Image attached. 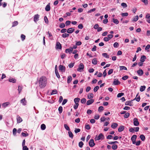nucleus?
Instances as JSON below:
<instances>
[{"label": "nucleus", "instance_id": "obj_53", "mask_svg": "<svg viewBox=\"0 0 150 150\" xmlns=\"http://www.w3.org/2000/svg\"><path fill=\"white\" fill-rule=\"evenodd\" d=\"M119 44L118 42H115L114 45L113 46L115 48H117L118 47Z\"/></svg>", "mask_w": 150, "mask_h": 150}, {"label": "nucleus", "instance_id": "obj_45", "mask_svg": "<svg viewBox=\"0 0 150 150\" xmlns=\"http://www.w3.org/2000/svg\"><path fill=\"white\" fill-rule=\"evenodd\" d=\"M121 5L124 8L127 7V5L126 4L124 3H122L121 4Z\"/></svg>", "mask_w": 150, "mask_h": 150}, {"label": "nucleus", "instance_id": "obj_6", "mask_svg": "<svg viewBox=\"0 0 150 150\" xmlns=\"http://www.w3.org/2000/svg\"><path fill=\"white\" fill-rule=\"evenodd\" d=\"M133 121L134 124L135 126H137L139 125V123L137 118H134Z\"/></svg>", "mask_w": 150, "mask_h": 150}, {"label": "nucleus", "instance_id": "obj_47", "mask_svg": "<svg viewBox=\"0 0 150 150\" xmlns=\"http://www.w3.org/2000/svg\"><path fill=\"white\" fill-rule=\"evenodd\" d=\"M80 130H81L80 129L76 128L74 130V132L76 133H77L80 132Z\"/></svg>", "mask_w": 150, "mask_h": 150}, {"label": "nucleus", "instance_id": "obj_44", "mask_svg": "<svg viewBox=\"0 0 150 150\" xmlns=\"http://www.w3.org/2000/svg\"><path fill=\"white\" fill-rule=\"evenodd\" d=\"M99 87L97 86L95 87L93 89V91L94 92H96L99 89Z\"/></svg>", "mask_w": 150, "mask_h": 150}, {"label": "nucleus", "instance_id": "obj_37", "mask_svg": "<svg viewBox=\"0 0 150 150\" xmlns=\"http://www.w3.org/2000/svg\"><path fill=\"white\" fill-rule=\"evenodd\" d=\"M18 22L17 21H15L14 22H13L12 23V27H14L16 25H17L18 24Z\"/></svg>", "mask_w": 150, "mask_h": 150}, {"label": "nucleus", "instance_id": "obj_64", "mask_svg": "<svg viewBox=\"0 0 150 150\" xmlns=\"http://www.w3.org/2000/svg\"><path fill=\"white\" fill-rule=\"evenodd\" d=\"M67 101V99H64L62 103V105H64Z\"/></svg>", "mask_w": 150, "mask_h": 150}, {"label": "nucleus", "instance_id": "obj_24", "mask_svg": "<svg viewBox=\"0 0 150 150\" xmlns=\"http://www.w3.org/2000/svg\"><path fill=\"white\" fill-rule=\"evenodd\" d=\"M97 61L96 59L94 58L93 59L92 61V63L94 65L96 64H97Z\"/></svg>", "mask_w": 150, "mask_h": 150}, {"label": "nucleus", "instance_id": "obj_59", "mask_svg": "<svg viewBox=\"0 0 150 150\" xmlns=\"http://www.w3.org/2000/svg\"><path fill=\"white\" fill-rule=\"evenodd\" d=\"M25 35L22 34L21 35V38L22 41L24 40L25 39Z\"/></svg>", "mask_w": 150, "mask_h": 150}, {"label": "nucleus", "instance_id": "obj_36", "mask_svg": "<svg viewBox=\"0 0 150 150\" xmlns=\"http://www.w3.org/2000/svg\"><path fill=\"white\" fill-rule=\"evenodd\" d=\"M103 107L102 106H100L99 107L98 110L99 112H101L103 110Z\"/></svg>", "mask_w": 150, "mask_h": 150}, {"label": "nucleus", "instance_id": "obj_41", "mask_svg": "<svg viewBox=\"0 0 150 150\" xmlns=\"http://www.w3.org/2000/svg\"><path fill=\"white\" fill-rule=\"evenodd\" d=\"M86 100L85 98H82L81 100V103L82 104L85 103L86 102Z\"/></svg>", "mask_w": 150, "mask_h": 150}, {"label": "nucleus", "instance_id": "obj_27", "mask_svg": "<svg viewBox=\"0 0 150 150\" xmlns=\"http://www.w3.org/2000/svg\"><path fill=\"white\" fill-rule=\"evenodd\" d=\"M80 100V99L79 98H76L74 99V102L75 103H78Z\"/></svg>", "mask_w": 150, "mask_h": 150}, {"label": "nucleus", "instance_id": "obj_29", "mask_svg": "<svg viewBox=\"0 0 150 150\" xmlns=\"http://www.w3.org/2000/svg\"><path fill=\"white\" fill-rule=\"evenodd\" d=\"M69 34L67 33H64L62 35V37L63 38L68 37L69 36Z\"/></svg>", "mask_w": 150, "mask_h": 150}, {"label": "nucleus", "instance_id": "obj_15", "mask_svg": "<svg viewBox=\"0 0 150 150\" xmlns=\"http://www.w3.org/2000/svg\"><path fill=\"white\" fill-rule=\"evenodd\" d=\"M56 47L57 49H61L62 46L60 43L59 42H57L56 43Z\"/></svg>", "mask_w": 150, "mask_h": 150}, {"label": "nucleus", "instance_id": "obj_43", "mask_svg": "<svg viewBox=\"0 0 150 150\" xmlns=\"http://www.w3.org/2000/svg\"><path fill=\"white\" fill-rule=\"evenodd\" d=\"M55 73L56 74V75L58 78H60V75L59 74V73L58 72V71H57V70H56V71H55Z\"/></svg>", "mask_w": 150, "mask_h": 150}, {"label": "nucleus", "instance_id": "obj_25", "mask_svg": "<svg viewBox=\"0 0 150 150\" xmlns=\"http://www.w3.org/2000/svg\"><path fill=\"white\" fill-rule=\"evenodd\" d=\"M146 88V86H141L140 87V91H141L142 92L144 91L145 89Z\"/></svg>", "mask_w": 150, "mask_h": 150}, {"label": "nucleus", "instance_id": "obj_19", "mask_svg": "<svg viewBox=\"0 0 150 150\" xmlns=\"http://www.w3.org/2000/svg\"><path fill=\"white\" fill-rule=\"evenodd\" d=\"M120 81L117 80L115 79L113 82V83L114 85H117L118 84H120Z\"/></svg>", "mask_w": 150, "mask_h": 150}, {"label": "nucleus", "instance_id": "obj_46", "mask_svg": "<svg viewBox=\"0 0 150 150\" xmlns=\"http://www.w3.org/2000/svg\"><path fill=\"white\" fill-rule=\"evenodd\" d=\"M124 95V93H119L117 94V96L118 98H120L123 96Z\"/></svg>", "mask_w": 150, "mask_h": 150}, {"label": "nucleus", "instance_id": "obj_16", "mask_svg": "<svg viewBox=\"0 0 150 150\" xmlns=\"http://www.w3.org/2000/svg\"><path fill=\"white\" fill-rule=\"evenodd\" d=\"M17 123L21 122L22 121V119L19 116H17Z\"/></svg>", "mask_w": 150, "mask_h": 150}, {"label": "nucleus", "instance_id": "obj_42", "mask_svg": "<svg viewBox=\"0 0 150 150\" xmlns=\"http://www.w3.org/2000/svg\"><path fill=\"white\" fill-rule=\"evenodd\" d=\"M112 149L114 150H116L117 148V145H114L112 146Z\"/></svg>", "mask_w": 150, "mask_h": 150}, {"label": "nucleus", "instance_id": "obj_21", "mask_svg": "<svg viewBox=\"0 0 150 150\" xmlns=\"http://www.w3.org/2000/svg\"><path fill=\"white\" fill-rule=\"evenodd\" d=\"M117 126V124L116 123H113L111 125V127L112 128L115 129L116 128Z\"/></svg>", "mask_w": 150, "mask_h": 150}, {"label": "nucleus", "instance_id": "obj_13", "mask_svg": "<svg viewBox=\"0 0 150 150\" xmlns=\"http://www.w3.org/2000/svg\"><path fill=\"white\" fill-rule=\"evenodd\" d=\"M10 104V103L9 102H6L3 103L2 104V106L4 108H5L8 105Z\"/></svg>", "mask_w": 150, "mask_h": 150}, {"label": "nucleus", "instance_id": "obj_11", "mask_svg": "<svg viewBox=\"0 0 150 150\" xmlns=\"http://www.w3.org/2000/svg\"><path fill=\"white\" fill-rule=\"evenodd\" d=\"M94 100L93 99H91L88 100L86 103V105H89L93 103Z\"/></svg>", "mask_w": 150, "mask_h": 150}, {"label": "nucleus", "instance_id": "obj_17", "mask_svg": "<svg viewBox=\"0 0 150 150\" xmlns=\"http://www.w3.org/2000/svg\"><path fill=\"white\" fill-rule=\"evenodd\" d=\"M146 59V57L144 55H142L141 57L140 61V62H143Z\"/></svg>", "mask_w": 150, "mask_h": 150}, {"label": "nucleus", "instance_id": "obj_61", "mask_svg": "<svg viewBox=\"0 0 150 150\" xmlns=\"http://www.w3.org/2000/svg\"><path fill=\"white\" fill-rule=\"evenodd\" d=\"M23 150H28V148L26 146L24 145L23 146Z\"/></svg>", "mask_w": 150, "mask_h": 150}, {"label": "nucleus", "instance_id": "obj_40", "mask_svg": "<svg viewBox=\"0 0 150 150\" xmlns=\"http://www.w3.org/2000/svg\"><path fill=\"white\" fill-rule=\"evenodd\" d=\"M137 137V136L136 135H134L132 136L131 137V139L132 140H135V139Z\"/></svg>", "mask_w": 150, "mask_h": 150}, {"label": "nucleus", "instance_id": "obj_31", "mask_svg": "<svg viewBox=\"0 0 150 150\" xmlns=\"http://www.w3.org/2000/svg\"><path fill=\"white\" fill-rule=\"evenodd\" d=\"M41 128L42 130H44L46 128V126L44 124H42L41 125Z\"/></svg>", "mask_w": 150, "mask_h": 150}, {"label": "nucleus", "instance_id": "obj_38", "mask_svg": "<svg viewBox=\"0 0 150 150\" xmlns=\"http://www.w3.org/2000/svg\"><path fill=\"white\" fill-rule=\"evenodd\" d=\"M64 127L67 130L69 131L70 130V128L67 124L64 125Z\"/></svg>", "mask_w": 150, "mask_h": 150}, {"label": "nucleus", "instance_id": "obj_55", "mask_svg": "<svg viewBox=\"0 0 150 150\" xmlns=\"http://www.w3.org/2000/svg\"><path fill=\"white\" fill-rule=\"evenodd\" d=\"M65 26V24L64 23H62L59 25V27L61 28H63Z\"/></svg>", "mask_w": 150, "mask_h": 150}, {"label": "nucleus", "instance_id": "obj_34", "mask_svg": "<svg viewBox=\"0 0 150 150\" xmlns=\"http://www.w3.org/2000/svg\"><path fill=\"white\" fill-rule=\"evenodd\" d=\"M120 70H127V68L125 66H121L120 67Z\"/></svg>", "mask_w": 150, "mask_h": 150}, {"label": "nucleus", "instance_id": "obj_14", "mask_svg": "<svg viewBox=\"0 0 150 150\" xmlns=\"http://www.w3.org/2000/svg\"><path fill=\"white\" fill-rule=\"evenodd\" d=\"M50 4L49 3L46 6L45 10L47 11H49L50 10Z\"/></svg>", "mask_w": 150, "mask_h": 150}, {"label": "nucleus", "instance_id": "obj_2", "mask_svg": "<svg viewBox=\"0 0 150 150\" xmlns=\"http://www.w3.org/2000/svg\"><path fill=\"white\" fill-rule=\"evenodd\" d=\"M84 66L82 63H81L79 66L78 68L77 69V71H81L84 69Z\"/></svg>", "mask_w": 150, "mask_h": 150}, {"label": "nucleus", "instance_id": "obj_52", "mask_svg": "<svg viewBox=\"0 0 150 150\" xmlns=\"http://www.w3.org/2000/svg\"><path fill=\"white\" fill-rule=\"evenodd\" d=\"M83 144V143L81 141L80 142L79 144V146L80 148H81L82 147Z\"/></svg>", "mask_w": 150, "mask_h": 150}, {"label": "nucleus", "instance_id": "obj_9", "mask_svg": "<svg viewBox=\"0 0 150 150\" xmlns=\"http://www.w3.org/2000/svg\"><path fill=\"white\" fill-rule=\"evenodd\" d=\"M137 73L139 76H141L143 74V71L142 69H140L137 71Z\"/></svg>", "mask_w": 150, "mask_h": 150}, {"label": "nucleus", "instance_id": "obj_51", "mask_svg": "<svg viewBox=\"0 0 150 150\" xmlns=\"http://www.w3.org/2000/svg\"><path fill=\"white\" fill-rule=\"evenodd\" d=\"M75 104L74 105V108L75 109H76L77 108L79 104L78 103H75Z\"/></svg>", "mask_w": 150, "mask_h": 150}, {"label": "nucleus", "instance_id": "obj_28", "mask_svg": "<svg viewBox=\"0 0 150 150\" xmlns=\"http://www.w3.org/2000/svg\"><path fill=\"white\" fill-rule=\"evenodd\" d=\"M98 136L99 138H100V139H103L104 138V136L101 133H100Z\"/></svg>", "mask_w": 150, "mask_h": 150}, {"label": "nucleus", "instance_id": "obj_49", "mask_svg": "<svg viewBox=\"0 0 150 150\" xmlns=\"http://www.w3.org/2000/svg\"><path fill=\"white\" fill-rule=\"evenodd\" d=\"M128 14L127 13H122L121 15L122 17L127 16H128Z\"/></svg>", "mask_w": 150, "mask_h": 150}, {"label": "nucleus", "instance_id": "obj_39", "mask_svg": "<svg viewBox=\"0 0 150 150\" xmlns=\"http://www.w3.org/2000/svg\"><path fill=\"white\" fill-rule=\"evenodd\" d=\"M113 22L114 23L117 24L119 23V21L117 19H115L113 18Z\"/></svg>", "mask_w": 150, "mask_h": 150}, {"label": "nucleus", "instance_id": "obj_33", "mask_svg": "<svg viewBox=\"0 0 150 150\" xmlns=\"http://www.w3.org/2000/svg\"><path fill=\"white\" fill-rule=\"evenodd\" d=\"M139 18V16H137L134 18L133 20H132L133 21L136 22L137 21Z\"/></svg>", "mask_w": 150, "mask_h": 150}, {"label": "nucleus", "instance_id": "obj_35", "mask_svg": "<svg viewBox=\"0 0 150 150\" xmlns=\"http://www.w3.org/2000/svg\"><path fill=\"white\" fill-rule=\"evenodd\" d=\"M102 54L103 56L106 58H108L109 57V56L106 53H103Z\"/></svg>", "mask_w": 150, "mask_h": 150}, {"label": "nucleus", "instance_id": "obj_7", "mask_svg": "<svg viewBox=\"0 0 150 150\" xmlns=\"http://www.w3.org/2000/svg\"><path fill=\"white\" fill-rule=\"evenodd\" d=\"M59 70L62 72H64L65 71V67L62 65H60L59 67Z\"/></svg>", "mask_w": 150, "mask_h": 150}, {"label": "nucleus", "instance_id": "obj_57", "mask_svg": "<svg viewBox=\"0 0 150 150\" xmlns=\"http://www.w3.org/2000/svg\"><path fill=\"white\" fill-rule=\"evenodd\" d=\"M44 21L45 23H48V21L47 17L46 16H45L44 17Z\"/></svg>", "mask_w": 150, "mask_h": 150}, {"label": "nucleus", "instance_id": "obj_3", "mask_svg": "<svg viewBox=\"0 0 150 150\" xmlns=\"http://www.w3.org/2000/svg\"><path fill=\"white\" fill-rule=\"evenodd\" d=\"M89 144L90 147H93L95 145V144L94 142V140L92 139H91L89 142Z\"/></svg>", "mask_w": 150, "mask_h": 150}, {"label": "nucleus", "instance_id": "obj_23", "mask_svg": "<svg viewBox=\"0 0 150 150\" xmlns=\"http://www.w3.org/2000/svg\"><path fill=\"white\" fill-rule=\"evenodd\" d=\"M68 133L69 137H70L72 139L73 137V135L72 132L71 131H70L69 130L68 132Z\"/></svg>", "mask_w": 150, "mask_h": 150}, {"label": "nucleus", "instance_id": "obj_12", "mask_svg": "<svg viewBox=\"0 0 150 150\" xmlns=\"http://www.w3.org/2000/svg\"><path fill=\"white\" fill-rule=\"evenodd\" d=\"M125 105H127L132 106L133 105L132 104V101L129 100L128 101H126L125 103Z\"/></svg>", "mask_w": 150, "mask_h": 150}, {"label": "nucleus", "instance_id": "obj_26", "mask_svg": "<svg viewBox=\"0 0 150 150\" xmlns=\"http://www.w3.org/2000/svg\"><path fill=\"white\" fill-rule=\"evenodd\" d=\"M8 81L11 82L13 83H15L16 82V80L15 79H8Z\"/></svg>", "mask_w": 150, "mask_h": 150}, {"label": "nucleus", "instance_id": "obj_58", "mask_svg": "<svg viewBox=\"0 0 150 150\" xmlns=\"http://www.w3.org/2000/svg\"><path fill=\"white\" fill-rule=\"evenodd\" d=\"M99 115L98 114H96L95 115L94 118L96 120H98L99 118Z\"/></svg>", "mask_w": 150, "mask_h": 150}, {"label": "nucleus", "instance_id": "obj_1", "mask_svg": "<svg viewBox=\"0 0 150 150\" xmlns=\"http://www.w3.org/2000/svg\"><path fill=\"white\" fill-rule=\"evenodd\" d=\"M47 79L45 76H42L40 77L38 81L40 87L41 88H44L47 83Z\"/></svg>", "mask_w": 150, "mask_h": 150}, {"label": "nucleus", "instance_id": "obj_8", "mask_svg": "<svg viewBox=\"0 0 150 150\" xmlns=\"http://www.w3.org/2000/svg\"><path fill=\"white\" fill-rule=\"evenodd\" d=\"M74 31L73 28H71L67 29V32L69 33H71Z\"/></svg>", "mask_w": 150, "mask_h": 150}, {"label": "nucleus", "instance_id": "obj_20", "mask_svg": "<svg viewBox=\"0 0 150 150\" xmlns=\"http://www.w3.org/2000/svg\"><path fill=\"white\" fill-rule=\"evenodd\" d=\"M93 94L92 93H89L88 95V98L89 99H91L93 98Z\"/></svg>", "mask_w": 150, "mask_h": 150}, {"label": "nucleus", "instance_id": "obj_32", "mask_svg": "<svg viewBox=\"0 0 150 150\" xmlns=\"http://www.w3.org/2000/svg\"><path fill=\"white\" fill-rule=\"evenodd\" d=\"M140 138L142 140L144 141L145 139V137L143 134H142L140 136Z\"/></svg>", "mask_w": 150, "mask_h": 150}, {"label": "nucleus", "instance_id": "obj_22", "mask_svg": "<svg viewBox=\"0 0 150 150\" xmlns=\"http://www.w3.org/2000/svg\"><path fill=\"white\" fill-rule=\"evenodd\" d=\"M72 79V77L71 76H69L67 78V82L68 83H70Z\"/></svg>", "mask_w": 150, "mask_h": 150}, {"label": "nucleus", "instance_id": "obj_18", "mask_svg": "<svg viewBox=\"0 0 150 150\" xmlns=\"http://www.w3.org/2000/svg\"><path fill=\"white\" fill-rule=\"evenodd\" d=\"M124 129V126H121L118 129L119 132H121L123 131Z\"/></svg>", "mask_w": 150, "mask_h": 150}, {"label": "nucleus", "instance_id": "obj_48", "mask_svg": "<svg viewBox=\"0 0 150 150\" xmlns=\"http://www.w3.org/2000/svg\"><path fill=\"white\" fill-rule=\"evenodd\" d=\"M130 114L128 112L126 113L124 116V117L125 118H127L129 116Z\"/></svg>", "mask_w": 150, "mask_h": 150}, {"label": "nucleus", "instance_id": "obj_4", "mask_svg": "<svg viewBox=\"0 0 150 150\" xmlns=\"http://www.w3.org/2000/svg\"><path fill=\"white\" fill-rule=\"evenodd\" d=\"M40 15L38 14L35 15L34 16V22L36 23L39 20Z\"/></svg>", "mask_w": 150, "mask_h": 150}, {"label": "nucleus", "instance_id": "obj_50", "mask_svg": "<svg viewBox=\"0 0 150 150\" xmlns=\"http://www.w3.org/2000/svg\"><path fill=\"white\" fill-rule=\"evenodd\" d=\"M58 110L59 113H61L62 111V106H60L58 108Z\"/></svg>", "mask_w": 150, "mask_h": 150}, {"label": "nucleus", "instance_id": "obj_62", "mask_svg": "<svg viewBox=\"0 0 150 150\" xmlns=\"http://www.w3.org/2000/svg\"><path fill=\"white\" fill-rule=\"evenodd\" d=\"M113 71V69H110L108 72V75H110L111 74Z\"/></svg>", "mask_w": 150, "mask_h": 150}, {"label": "nucleus", "instance_id": "obj_56", "mask_svg": "<svg viewBox=\"0 0 150 150\" xmlns=\"http://www.w3.org/2000/svg\"><path fill=\"white\" fill-rule=\"evenodd\" d=\"M21 134L23 136L25 137L28 136V134L27 133H25L23 132H22Z\"/></svg>", "mask_w": 150, "mask_h": 150}, {"label": "nucleus", "instance_id": "obj_54", "mask_svg": "<svg viewBox=\"0 0 150 150\" xmlns=\"http://www.w3.org/2000/svg\"><path fill=\"white\" fill-rule=\"evenodd\" d=\"M57 93V91L56 90H52V92L51 93V95H53L54 94H56Z\"/></svg>", "mask_w": 150, "mask_h": 150}, {"label": "nucleus", "instance_id": "obj_63", "mask_svg": "<svg viewBox=\"0 0 150 150\" xmlns=\"http://www.w3.org/2000/svg\"><path fill=\"white\" fill-rule=\"evenodd\" d=\"M107 36L109 39L110 40L113 37V36L112 34H109Z\"/></svg>", "mask_w": 150, "mask_h": 150}, {"label": "nucleus", "instance_id": "obj_5", "mask_svg": "<svg viewBox=\"0 0 150 150\" xmlns=\"http://www.w3.org/2000/svg\"><path fill=\"white\" fill-rule=\"evenodd\" d=\"M73 51V48L72 47H70L69 48L65 50V52L67 53H71Z\"/></svg>", "mask_w": 150, "mask_h": 150}, {"label": "nucleus", "instance_id": "obj_60", "mask_svg": "<svg viewBox=\"0 0 150 150\" xmlns=\"http://www.w3.org/2000/svg\"><path fill=\"white\" fill-rule=\"evenodd\" d=\"M71 23V21H66L65 24L67 26L70 25Z\"/></svg>", "mask_w": 150, "mask_h": 150}, {"label": "nucleus", "instance_id": "obj_10", "mask_svg": "<svg viewBox=\"0 0 150 150\" xmlns=\"http://www.w3.org/2000/svg\"><path fill=\"white\" fill-rule=\"evenodd\" d=\"M21 103H22L23 105H26L27 101L25 100V98H24L22 99L21 100Z\"/></svg>", "mask_w": 150, "mask_h": 150}, {"label": "nucleus", "instance_id": "obj_30", "mask_svg": "<svg viewBox=\"0 0 150 150\" xmlns=\"http://www.w3.org/2000/svg\"><path fill=\"white\" fill-rule=\"evenodd\" d=\"M23 89L22 86H18V93L20 94L21 91Z\"/></svg>", "mask_w": 150, "mask_h": 150}]
</instances>
